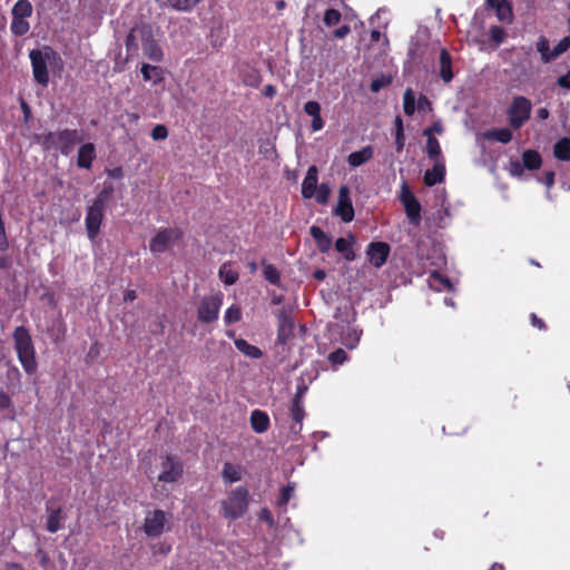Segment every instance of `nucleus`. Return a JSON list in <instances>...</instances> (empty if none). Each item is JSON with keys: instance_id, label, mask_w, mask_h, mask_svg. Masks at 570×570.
Returning <instances> with one entry per match:
<instances>
[{"instance_id": "nucleus-1", "label": "nucleus", "mask_w": 570, "mask_h": 570, "mask_svg": "<svg viewBox=\"0 0 570 570\" xmlns=\"http://www.w3.org/2000/svg\"><path fill=\"white\" fill-rule=\"evenodd\" d=\"M32 67V75L37 83L47 87L49 83V69L55 70L61 67L59 55L50 47L32 49L29 52Z\"/></svg>"}, {"instance_id": "nucleus-2", "label": "nucleus", "mask_w": 570, "mask_h": 570, "mask_svg": "<svg viewBox=\"0 0 570 570\" xmlns=\"http://www.w3.org/2000/svg\"><path fill=\"white\" fill-rule=\"evenodd\" d=\"M13 340L18 358L29 374L33 373L37 368V362L35 357V348L31 341V336L27 328L19 326L14 330Z\"/></svg>"}, {"instance_id": "nucleus-3", "label": "nucleus", "mask_w": 570, "mask_h": 570, "mask_svg": "<svg viewBox=\"0 0 570 570\" xmlns=\"http://www.w3.org/2000/svg\"><path fill=\"white\" fill-rule=\"evenodd\" d=\"M248 498L249 493L244 487H237L232 490L227 498L222 502L224 517L229 520L242 518L247 511L249 503Z\"/></svg>"}, {"instance_id": "nucleus-4", "label": "nucleus", "mask_w": 570, "mask_h": 570, "mask_svg": "<svg viewBox=\"0 0 570 570\" xmlns=\"http://www.w3.org/2000/svg\"><path fill=\"white\" fill-rule=\"evenodd\" d=\"M153 28L149 24H138L134 27L126 39L127 60L139 56L154 39Z\"/></svg>"}, {"instance_id": "nucleus-5", "label": "nucleus", "mask_w": 570, "mask_h": 570, "mask_svg": "<svg viewBox=\"0 0 570 570\" xmlns=\"http://www.w3.org/2000/svg\"><path fill=\"white\" fill-rule=\"evenodd\" d=\"M153 28L149 24H138L134 27L126 39L127 60L139 56L154 39Z\"/></svg>"}, {"instance_id": "nucleus-6", "label": "nucleus", "mask_w": 570, "mask_h": 570, "mask_svg": "<svg viewBox=\"0 0 570 570\" xmlns=\"http://www.w3.org/2000/svg\"><path fill=\"white\" fill-rule=\"evenodd\" d=\"M80 137L75 129H65L57 132H48L43 136V145L47 149L57 148L68 156L76 144L80 141Z\"/></svg>"}, {"instance_id": "nucleus-7", "label": "nucleus", "mask_w": 570, "mask_h": 570, "mask_svg": "<svg viewBox=\"0 0 570 570\" xmlns=\"http://www.w3.org/2000/svg\"><path fill=\"white\" fill-rule=\"evenodd\" d=\"M531 101L523 97H514L510 107L508 108L509 124L512 128H521L530 118L531 114Z\"/></svg>"}, {"instance_id": "nucleus-8", "label": "nucleus", "mask_w": 570, "mask_h": 570, "mask_svg": "<svg viewBox=\"0 0 570 570\" xmlns=\"http://www.w3.org/2000/svg\"><path fill=\"white\" fill-rule=\"evenodd\" d=\"M223 304V295L215 294L204 296L197 306V318L200 323H213L218 318L219 309Z\"/></svg>"}, {"instance_id": "nucleus-9", "label": "nucleus", "mask_w": 570, "mask_h": 570, "mask_svg": "<svg viewBox=\"0 0 570 570\" xmlns=\"http://www.w3.org/2000/svg\"><path fill=\"white\" fill-rule=\"evenodd\" d=\"M179 237L180 232L176 228L161 229L150 239L149 249L154 255L163 254L169 250Z\"/></svg>"}, {"instance_id": "nucleus-10", "label": "nucleus", "mask_w": 570, "mask_h": 570, "mask_svg": "<svg viewBox=\"0 0 570 570\" xmlns=\"http://www.w3.org/2000/svg\"><path fill=\"white\" fill-rule=\"evenodd\" d=\"M105 207L92 203L87 208L85 219L86 230L89 239L94 242L99 234L100 226L104 219Z\"/></svg>"}, {"instance_id": "nucleus-11", "label": "nucleus", "mask_w": 570, "mask_h": 570, "mask_svg": "<svg viewBox=\"0 0 570 570\" xmlns=\"http://www.w3.org/2000/svg\"><path fill=\"white\" fill-rule=\"evenodd\" d=\"M542 159L538 151L528 149L522 154V160L510 163V171L513 176H521L524 169L534 170L541 166Z\"/></svg>"}, {"instance_id": "nucleus-12", "label": "nucleus", "mask_w": 570, "mask_h": 570, "mask_svg": "<svg viewBox=\"0 0 570 570\" xmlns=\"http://www.w3.org/2000/svg\"><path fill=\"white\" fill-rule=\"evenodd\" d=\"M183 473V465L179 460L174 456H165L161 459V472L157 476L159 482L173 483L178 480Z\"/></svg>"}, {"instance_id": "nucleus-13", "label": "nucleus", "mask_w": 570, "mask_h": 570, "mask_svg": "<svg viewBox=\"0 0 570 570\" xmlns=\"http://www.w3.org/2000/svg\"><path fill=\"white\" fill-rule=\"evenodd\" d=\"M166 514L161 510L149 512L145 518L144 530L149 537L160 535L166 523Z\"/></svg>"}, {"instance_id": "nucleus-14", "label": "nucleus", "mask_w": 570, "mask_h": 570, "mask_svg": "<svg viewBox=\"0 0 570 570\" xmlns=\"http://www.w3.org/2000/svg\"><path fill=\"white\" fill-rule=\"evenodd\" d=\"M401 200L410 222L417 225L421 219V205L415 196L406 188L405 184L402 187Z\"/></svg>"}, {"instance_id": "nucleus-15", "label": "nucleus", "mask_w": 570, "mask_h": 570, "mask_svg": "<svg viewBox=\"0 0 570 570\" xmlns=\"http://www.w3.org/2000/svg\"><path fill=\"white\" fill-rule=\"evenodd\" d=\"M335 214L345 223H350L354 218V208L350 198V189L347 186H341L338 190V202Z\"/></svg>"}, {"instance_id": "nucleus-16", "label": "nucleus", "mask_w": 570, "mask_h": 570, "mask_svg": "<svg viewBox=\"0 0 570 570\" xmlns=\"http://www.w3.org/2000/svg\"><path fill=\"white\" fill-rule=\"evenodd\" d=\"M366 254L371 264L374 267L380 268L385 264L389 257L390 246L383 242L371 243Z\"/></svg>"}, {"instance_id": "nucleus-17", "label": "nucleus", "mask_w": 570, "mask_h": 570, "mask_svg": "<svg viewBox=\"0 0 570 570\" xmlns=\"http://www.w3.org/2000/svg\"><path fill=\"white\" fill-rule=\"evenodd\" d=\"M277 318V341L282 344H285L288 341V338L293 335L294 321L286 311L279 312Z\"/></svg>"}, {"instance_id": "nucleus-18", "label": "nucleus", "mask_w": 570, "mask_h": 570, "mask_svg": "<svg viewBox=\"0 0 570 570\" xmlns=\"http://www.w3.org/2000/svg\"><path fill=\"white\" fill-rule=\"evenodd\" d=\"M317 167L311 166L302 183V195L304 198H312L316 191L317 186Z\"/></svg>"}, {"instance_id": "nucleus-19", "label": "nucleus", "mask_w": 570, "mask_h": 570, "mask_svg": "<svg viewBox=\"0 0 570 570\" xmlns=\"http://www.w3.org/2000/svg\"><path fill=\"white\" fill-rule=\"evenodd\" d=\"M96 157V149L94 144L87 142L80 146L78 150L77 165L80 168L89 169L92 160Z\"/></svg>"}, {"instance_id": "nucleus-20", "label": "nucleus", "mask_w": 570, "mask_h": 570, "mask_svg": "<svg viewBox=\"0 0 570 570\" xmlns=\"http://www.w3.org/2000/svg\"><path fill=\"white\" fill-rule=\"evenodd\" d=\"M445 166L442 160H435L431 169L424 174V184L426 186H434L444 179Z\"/></svg>"}, {"instance_id": "nucleus-21", "label": "nucleus", "mask_w": 570, "mask_h": 570, "mask_svg": "<svg viewBox=\"0 0 570 570\" xmlns=\"http://www.w3.org/2000/svg\"><path fill=\"white\" fill-rule=\"evenodd\" d=\"M428 283L430 288L436 292H452L454 289V286L451 283V281L448 277L443 276L441 273L435 271L430 274Z\"/></svg>"}, {"instance_id": "nucleus-22", "label": "nucleus", "mask_w": 570, "mask_h": 570, "mask_svg": "<svg viewBox=\"0 0 570 570\" xmlns=\"http://www.w3.org/2000/svg\"><path fill=\"white\" fill-rule=\"evenodd\" d=\"M374 149L372 146H365L361 150L354 151L348 155L347 163L352 167H358L372 159Z\"/></svg>"}, {"instance_id": "nucleus-23", "label": "nucleus", "mask_w": 570, "mask_h": 570, "mask_svg": "<svg viewBox=\"0 0 570 570\" xmlns=\"http://www.w3.org/2000/svg\"><path fill=\"white\" fill-rule=\"evenodd\" d=\"M47 524L46 528L49 532L56 533L60 528L63 520L62 511L60 508H51L49 503L47 504Z\"/></svg>"}, {"instance_id": "nucleus-24", "label": "nucleus", "mask_w": 570, "mask_h": 570, "mask_svg": "<svg viewBox=\"0 0 570 570\" xmlns=\"http://www.w3.org/2000/svg\"><path fill=\"white\" fill-rule=\"evenodd\" d=\"M250 425L256 433H264L269 426V417L264 411L254 410L250 414Z\"/></svg>"}, {"instance_id": "nucleus-25", "label": "nucleus", "mask_w": 570, "mask_h": 570, "mask_svg": "<svg viewBox=\"0 0 570 570\" xmlns=\"http://www.w3.org/2000/svg\"><path fill=\"white\" fill-rule=\"evenodd\" d=\"M234 343L236 348L248 358L257 360L263 356V352L257 346L249 344L244 338H235Z\"/></svg>"}, {"instance_id": "nucleus-26", "label": "nucleus", "mask_w": 570, "mask_h": 570, "mask_svg": "<svg viewBox=\"0 0 570 570\" xmlns=\"http://www.w3.org/2000/svg\"><path fill=\"white\" fill-rule=\"evenodd\" d=\"M311 235L314 238L320 252L327 253L331 249L332 239L320 227L312 226Z\"/></svg>"}, {"instance_id": "nucleus-27", "label": "nucleus", "mask_w": 570, "mask_h": 570, "mask_svg": "<svg viewBox=\"0 0 570 570\" xmlns=\"http://www.w3.org/2000/svg\"><path fill=\"white\" fill-rule=\"evenodd\" d=\"M244 470L240 465L225 463L222 472V476L225 483H234L243 478Z\"/></svg>"}, {"instance_id": "nucleus-28", "label": "nucleus", "mask_w": 570, "mask_h": 570, "mask_svg": "<svg viewBox=\"0 0 570 570\" xmlns=\"http://www.w3.org/2000/svg\"><path fill=\"white\" fill-rule=\"evenodd\" d=\"M482 138L485 140H494L502 144H508L512 139V132L508 128L491 129L482 134Z\"/></svg>"}, {"instance_id": "nucleus-29", "label": "nucleus", "mask_w": 570, "mask_h": 570, "mask_svg": "<svg viewBox=\"0 0 570 570\" xmlns=\"http://www.w3.org/2000/svg\"><path fill=\"white\" fill-rule=\"evenodd\" d=\"M495 9L497 18L505 23H511L513 20L512 8L507 0H498L492 7Z\"/></svg>"}, {"instance_id": "nucleus-30", "label": "nucleus", "mask_w": 570, "mask_h": 570, "mask_svg": "<svg viewBox=\"0 0 570 570\" xmlns=\"http://www.w3.org/2000/svg\"><path fill=\"white\" fill-rule=\"evenodd\" d=\"M354 242V238L350 236L348 238L340 237L335 242V249L341 253L344 258L348 262L353 261L355 258L354 250L352 248V244Z\"/></svg>"}, {"instance_id": "nucleus-31", "label": "nucleus", "mask_w": 570, "mask_h": 570, "mask_svg": "<svg viewBox=\"0 0 570 570\" xmlns=\"http://www.w3.org/2000/svg\"><path fill=\"white\" fill-rule=\"evenodd\" d=\"M440 76L444 82H450L453 78L451 56L445 49H442L440 53Z\"/></svg>"}, {"instance_id": "nucleus-32", "label": "nucleus", "mask_w": 570, "mask_h": 570, "mask_svg": "<svg viewBox=\"0 0 570 570\" xmlns=\"http://www.w3.org/2000/svg\"><path fill=\"white\" fill-rule=\"evenodd\" d=\"M362 336V330L357 327H347L342 336V344L353 350L357 346Z\"/></svg>"}, {"instance_id": "nucleus-33", "label": "nucleus", "mask_w": 570, "mask_h": 570, "mask_svg": "<svg viewBox=\"0 0 570 570\" xmlns=\"http://www.w3.org/2000/svg\"><path fill=\"white\" fill-rule=\"evenodd\" d=\"M32 14V4L28 0H18L11 10V16L28 19Z\"/></svg>"}, {"instance_id": "nucleus-34", "label": "nucleus", "mask_w": 570, "mask_h": 570, "mask_svg": "<svg viewBox=\"0 0 570 570\" xmlns=\"http://www.w3.org/2000/svg\"><path fill=\"white\" fill-rule=\"evenodd\" d=\"M554 157L559 160L569 161L570 160V139L562 138L553 147Z\"/></svg>"}, {"instance_id": "nucleus-35", "label": "nucleus", "mask_w": 570, "mask_h": 570, "mask_svg": "<svg viewBox=\"0 0 570 570\" xmlns=\"http://www.w3.org/2000/svg\"><path fill=\"white\" fill-rule=\"evenodd\" d=\"M218 275L220 281L226 285H233L238 279V273L232 268L229 263H225L220 266Z\"/></svg>"}, {"instance_id": "nucleus-36", "label": "nucleus", "mask_w": 570, "mask_h": 570, "mask_svg": "<svg viewBox=\"0 0 570 570\" xmlns=\"http://www.w3.org/2000/svg\"><path fill=\"white\" fill-rule=\"evenodd\" d=\"M291 415L294 422L296 423H303V420L305 417V411L303 401H301V395H295L292 400L291 405Z\"/></svg>"}, {"instance_id": "nucleus-37", "label": "nucleus", "mask_w": 570, "mask_h": 570, "mask_svg": "<svg viewBox=\"0 0 570 570\" xmlns=\"http://www.w3.org/2000/svg\"><path fill=\"white\" fill-rule=\"evenodd\" d=\"M425 151L431 160H442L441 147L435 137H426Z\"/></svg>"}, {"instance_id": "nucleus-38", "label": "nucleus", "mask_w": 570, "mask_h": 570, "mask_svg": "<svg viewBox=\"0 0 570 570\" xmlns=\"http://www.w3.org/2000/svg\"><path fill=\"white\" fill-rule=\"evenodd\" d=\"M10 30L16 36H24L30 30V23L26 19L12 17Z\"/></svg>"}, {"instance_id": "nucleus-39", "label": "nucleus", "mask_w": 570, "mask_h": 570, "mask_svg": "<svg viewBox=\"0 0 570 570\" xmlns=\"http://www.w3.org/2000/svg\"><path fill=\"white\" fill-rule=\"evenodd\" d=\"M142 52L148 59L153 61L158 62L163 59V51L155 38L149 42Z\"/></svg>"}, {"instance_id": "nucleus-40", "label": "nucleus", "mask_w": 570, "mask_h": 570, "mask_svg": "<svg viewBox=\"0 0 570 570\" xmlns=\"http://www.w3.org/2000/svg\"><path fill=\"white\" fill-rule=\"evenodd\" d=\"M403 110L405 115L412 116L415 111V96L411 88H407L403 95Z\"/></svg>"}, {"instance_id": "nucleus-41", "label": "nucleus", "mask_w": 570, "mask_h": 570, "mask_svg": "<svg viewBox=\"0 0 570 570\" xmlns=\"http://www.w3.org/2000/svg\"><path fill=\"white\" fill-rule=\"evenodd\" d=\"M394 124H395V145H396V150L397 151H402L403 148H404V144H405V136H404V127H403V121L401 119V117H396L395 120H394Z\"/></svg>"}, {"instance_id": "nucleus-42", "label": "nucleus", "mask_w": 570, "mask_h": 570, "mask_svg": "<svg viewBox=\"0 0 570 570\" xmlns=\"http://www.w3.org/2000/svg\"><path fill=\"white\" fill-rule=\"evenodd\" d=\"M537 50L541 55L543 62H550L552 60L549 41L546 37H540L537 41Z\"/></svg>"}, {"instance_id": "nucleus-43", "label": "nucleus", "mask_w": 570, "mask_h": 570, "mask_svg": "<svg viewBox=\"0 0 570 570\" xmlns=\"http://www.w3.org/2000/svg\"><path fill=\"white\" fill-rule=\"evenodd\" d=\"M200 0H167V3L170 8L177 11H189L191 10Z\"/></svg>"}, {"instance_id": "nucleus-44", "label": "nucleus", "mask_w": 570, "mask_h": 570, "mask_svg": "<svg viewBox=\"0 0 570 570\" xmlns=\"http://www.w3.org/2000/svg\"><path fill=\"white\" fill-rule=\"evenodd\" d=\"M295 492V483H289L286 487L282 488L279 497L277 499V504L279 507H285L288 501L293 498Z\"/></svg>"}, {"instance_id": "nucleus-45", "label": "nucleus", "mask_w": 570, "mask_h": 570, "mask_svg": "<svg viewBox=\"0 0 570 570\" xmlns=\"http://www.w3.org/2000/svg\"><path fill=\"white\" fill-rule=\"evenodd\" d=\"M264 277L273 285L279 284V273L277 268L272 264H264Z\"/></svg>"}, {"instance_id": "nucleus-46", "label": "nucleus", "mask_w": 570, "mask_h": 570, "mask_svg": "<svg viewBox=\"0 0 570 570\" xmlns=\"http://www.w3.org/2000/svg\"><path fill=\"white\" fill-rule=\"evenodd\" d=\"M240 317H242L240 308L236 305H232L226 309L225 315H224V321L226 324L229 325V324L238 322L240 320Z\"/></svg>"}, {"instance_id": "nucleus-47", "label": "nucleus", "mask_w": 570, "mask_h": 570, "mask_svg": "<svg viewBox=\"0 0 570 570\" xmlns=\"http://www.w3.org/2000/svg\"><path fill=\"white\" fill-rule=\"evenodd\" d=\"M489 36H490V39L497 45H501L505 37H507V32L505 30L502 28V27H499V26H492L489 30Z\"/></svg>"}, {"instance_id": "nucleus-48", "label": "nucleus", "mask_w": 570, "mask_h": 570, "mask_svg": "<svg viewBox=\"0 0 570 570\" xmlns=\"http://www.w3.org/2000/svg\"><path fill=\"white\" fill-rule=\"evenodd\" d=\"M392 81L390 76L381 75L371 82V91L379 92L381 89L387 87Z\"/></svg>"}, {"instance_id": "nucleus-49", "label": "nucleus", "mask_w": 570, "mask_h": 570, "mask_svg": "<svg viewBox=\"0 0 570 570\" xmlns=\"http://www.w3.org/2000/svg\"><path fill=\"white\" fill-rule=\"evenodd\" d=\"M341 20V13L335 9H326L324 14V23L327 27L335 26Z\"/></svg>"}, {"instance_id": "nucleus-50", "label": "nucleus", "mask_w": 570, "mask_h": 570, "mask_svg": "<svg viewBox=\"0 0 570 570\" xmlns=\"http://www.w3.org/2000/svg\"><path fill=\"white\" fill-rule=\"evenodd\" d=\"M331 195V189L327 185L322 184L316 188V191L314 194L316 202L318 204H325L328 200V197Z\"/></svg>"}, {"instance_id": "nucleus-51", "label": "nucleus", "mask_w": 570, "mask_h": 570, "mask_svg": "<svg viewBox=\"0 0 570 570\" xmlns=\"http://www.w3.org/2000/svg\"><path fill=\"white\" fill-rule=\"evenodd\" d=\"M112 193H114V187L111 185H105L104 189L99 193V195L94 200V203L98 204L102 207H106V203L108 202V199Z\"/></svg>"}, {"instance_id": "nucleus-52", "label": "nucleus", "mask_w": 570, "mask_h": 570, "mask_svg": "<svg viewBox=\"0 0 570 570\" xmlns=\"http://www.w3.org/2000/svg\"><path fill=\"white\" fill-rule=\"evenodd\" d=\"M347 358V354L344 350L337 348L328 355V361L334 366L343 364Z\"/></svg>"}, {"instance_id": "nucleus-53", "label": "nucleus", "mask_w": 570, "mask_h": 570, "mask_svg": "<svg viewBox=\"0 0 570 570\" xmlns=\"http://www.w3.org/2000/svg\"><path fill=\"white\" fill-rule=\"evenodd\" d=\"M304 111L313 119L321 117V105L317 101L311 100L304 105Z\"/></svg>"}, {"instance_id": "nucleus-54", "label": "nucleus", "mask_w": 570, "mask_h": 570, "mask_svg": "<svg viewBox=\"0 0 570 570\" xmlns=\"http://www.w3.org/2000/svg\"><path fill=\"white\" fill-rule=\"evenodd\" d=\"M444 132V127L441 120H436L432 126L425 128L423 130L424 137H434V134L442 135Z\"/></svg>"}, {"instance_id": "nucleus-55", "label": "nucleus", "mask_w": 570, "mask_h": 570, "mask_svg": "<svg viewBox=\"0 0 570 570\" xmlns=\"http://www.w3.org/2000/svg\"><path fill=\"white\" fill-rule=\"evenodd\" d=\"M570 46V38H563L559 43L551 50L552 60L559 57L561 53L568 50Z\"/></svg>"}, {"instance_id": "nucleus-56", "label": "nucleus", "mask_w": 570, "mask_h": 570, "mask_svg": "<svg viewBox=\"0 0 570 570\" xmlns=\"http://www.w3.org/2000/svg\"><path fill=\"white\" fill-rule=\"evenodd\" d=\"M168 137V130L164 125H156L151 130L154 140H165Z\"/></svg>"}, {"instance_id": "nucleus-57", "label": "nucleus", "mask_w": 570, "mask_h": 570, "mask_svg": "<svg viewBox=\"0 0 570 570\" xmlns=\"http://www.w3.org/2000/svg\"><path fill=\"white\" fill-rule=\"evenodd\" d=\"M153 72L158 75V68L155 67V66L146 65V63L142 65L141 73H142V77H144V79L146 81H149V80L154 79Z\"/></svg>"}, {"instance_id": "nucleus-58", "label": "nucleus", "mask_w": 570, "mask_h": 570, "mask_svg": "<svg viewBox=\"0 0 570 570\" xmlns=\"http://www.w3.org/2000/svg\"><path fill=\"white\" fill-rule=\"evenodd\" d=\"M259 520L265 521L269 527H274L275 521L268 509L264 508L258 514Z\"/></svg>"}, {"instance_id": "nucleus-59", "label": "nucleus", "mask_w": 570, "mask_h": 570, "mask_svg": "<svg viewBox=\"0 0 570 570\" xmlns=\"http://www.w3.org/2000/svg\"><path fill=\"white\" fill-rule=\"evenodd\" d=\"M558 86L561 88L570 89V70L567 75L560 76L557 80Z\"/></svg>"}, {"instance_id": "nucleus-60", "label": "nucleus", "mask_w": 570, "mask_h": 570, "mask_svg": "<svg viewBox=\"0 0 570 570\" xmlns=\"http://www.w3.org/2000/svg\"><path fill=\"white\" fill-rule=\"evenodd\" d=\"M311 127H312V130L314 132L320 131L321 129H323L324 120L322 119V117H316L315 119H312Z\"/></svg>"}, {"instance_id": "nucleus-61", "label": "nucleus", "mask_w": 570, "mask_h": 570, "mask_svg": "<svg viewBox=\"0 0 570 570\" xmlns=\"http://www.w3.org/2000/svg\"><path fill=\"white\" fill-rule=\"evenodd\" d=\"M10 406V397L6 392L0 390V409H7Z\"/></svg>"}, {"instance_id": "nucleus-62", "label": "nucleus", "mask_w": 570, "mask_h": 570, "mask_svg": "<svg viewBox=\"0 0 570 570\" xmlns=\"http://www.w3.org/2000/svg\"><path fill=\"white\" fill-rule=\"evenodd\" d=\"M543 184L550 188L554 183V173L553 171H547L544 174Z\"/></svg>"}, {"instance_id": "nucleus-63", "label": "nucleus", "mask_w": 570, "mask_h": 570, "mask_svg": "<svg viewBox=\"0 0 570 570\" xmlns=\"http://www.w3.org/2000/svg\"><path fill=\"white\" fill-rule=\"evenodd\" d=\"M430 101L425 96H421L417 100V109L419 110H425L430 108Z\"/></svg>"}, {"instance_id": "nucleus-64", "label": "nucleus", "mask_w": 570, "mask_h": 570, "mask_svg": "<svg viewBox=\"0 0 570 570\" xmlns=\"http://www.w3.org/2000/svg\"><path fill=\"white\" fill-rule=\"evenodd\" d=\"M263 95L267 98H272L276 95V88L273 85H267L263 89Z\"/></svg>"}]
</instances>
